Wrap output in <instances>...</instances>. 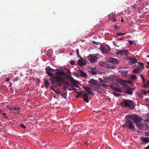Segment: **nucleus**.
Segmentation results:
<instances>
[{
	"instance_id": "9d476101",
	"label": "nucleus",
	"mask_w": 149,
	"mask_h": 149,
	"mask_svg": "<svg viewBox=\"0 0 149 149\" xmlns=\"http://www.w3.org/2000/svg\"><path fill=\"white\" fill-rule=\"evenodd\" d=\"M125 86L126 88V92L128 94L132 95L133 91V88H130L129 86V85L127 84H126Z\"/></svg>"
},
{
	"instance_id": "72a5a7b5",
	"label": "nucleus",
	"mask_w": 149,
	"mask_h": 149,
	"mask_svg": "<svg viewBox=\"0 0 149 149\" xmlns=\"http://www.w3.org/2000/svg\"><path fill=\"white\" fill-rule=\"evenodd\" d=\"M112 93L114 96L116 97H119L121 96V95L120 94L116 93Z\"/></svg>"
},
{
	"instance_id": "7c9ffc66",
	"label": "nucleus",
	"mask_w": 149,
	"mask_h": 149,
	"mask_svg": "<svg viewBox=\"0 0 149 149\" xmlns=\"http://www.w3.org/2000/svg\"><path fill=\"white\" fill-rule=\"evenodd\" d=\"M136 78V76L134 75H132L130 77V79L132 80L135 79Z\"/></svg>"
},
{
	"instance_id": "4468645a",
	"label": "nucleus",
	"mask_w": 149,
	"mask_h": 149,
	"mask_svg": "<svg viewBox=\"0 0 149 149\" xmlns=\"http://www.w3.org/2000/svg\"><path fill=\"white\" fill-rule=\"evenodd\" d=\"M78 72L79 76L83 77H87L88 76L86 73L81 70H79L78 71Z\"/></svg>"
},
{
	"instance_id": "aec40b11",
	"label": "nucleus",
	"mask_w": 149,
	"mask_h": 149,
	"mask_svg": "<svg viewBox=\"0 0 149 149\" xmlns=\"http://www.w3.org/2000/svg\"><path fill=\"white\" fill-rule=\"evenodd\" d=\"M79 94L80 95H83V98H88V95L84 91H81L79 93Z\"/></svg>"
},
{
	"instance_id": "58836bf2",
	"label": "nucleus",
	"mask_w": 149,
	"mask_h": 149,
	"mask_svg": "<svg viewBox=\"0 0 149 149\" xmlns=\"http://www.w3.org/2000/svg\"><path fill=\"white\" fill-rule=\"evenodd\" d=\"M142 90L143 91V94L144 95H147V93H148L149 94V90H148L147 91H144L143 90Z\"/></svg>"
},
{
	"instance_id": "e433bc0d",
	"label": "nucleus",
	"mask_w": 149,
	"mask_h": 149,
	"mask_svg": "<svg viewBox=\"0 0 149 149\" xmlns=\"http://www.w3.org/2000/svg\"><path fill=\"white\" fill-rule=\"evenodd\" d=\"M127 40L130 43V45H131L134 43V41H132L130 40Z\"/></svg>"
},
{
	"instance_id": "49530a36",
	"label": "nucleus",
	"mask_w": 149,
	"mask_h": 149,
	"mask_svg": "<svg viewBox=\"0 0 149 149\" xmlns=\"http://www.w3.org/2000/svg\"><path fill=\"white\" fill-rule=\"evenodd\" d=\"M114 27V28L115 29H118V26H115Z\"/></svg>"
},
{
	"instance_id": "ddd939ff",
	"label": "nucleus",
	"mask_w": 149,
	"mask_h": 149,
	"mask_svg": "<svg viewBox=\"0 0 149 149\" xmlns=\"http://www.w3.org/2000/svg\"><path fill=\"white\" fill-rule=\"evenodd\" d=\"M80 58V59L78 60V63L80 66H82L85 65L86 63V62L84 59L81 57V58Z\"/></svg>"
},
{
	"instance_id": "4c0bfd02",
	"label": "nucleus",
	"mask_w": 149,
	"mask_h": 149,
	"mask_svg": "<svg viewBox=\"0 0 149 149\" xmlns=\"http://www.w3.org/2000/svg\"><path fill=\"white\" fill-rule=\"evenodd\" d=\"M125 33H116V35H117L118 36H121V35H125Z\"/></svg>"
},
{
	"instance_id": "f704fd0d",
	"label": "nucleus",
	"mask_w": 149,
	"mask_h": 149,
	"mask_svg": "<svg viewBox=\"0 0 149 149\" xmlns=\"http://www.w3.org/2000/svg\"><path fill=\"white\" fill-rule=\"evenodd\" d=\"M76 52L77 55L78 57H79L80 58H81V56H80L79 54V50L78 49H76Z\"/></svg>"
},
{
	"instance_id": "9b49d317",
	"label": "nucleus",
	"mask_w": 149,
	"mask_h": 149,
	"mask_svg": "<svg viewBox=\"0 0 149 149\" xmlns=\"http://www.w3.org/2000/svg\"><path fill=\"white\" fill-rule=\"evenodd\" d=\"M108 62L116 64H118L120 62L118 60L112 57H109L108 59Z\"/></svg>"
},
{
	"instance_id": "cd10ccee",
	"label": "nucleus",
	"mask_w": 149,
	"mask_h": 149,
	"mask_svg": "<svg viewBox=\"0 0 149 149\" xmlns=\"http://www.w3.org/2000/svg\"><path fill=\"white\" fill-rule=\"evenodd\" d=\"M89 72L91 74L94 75L96 74L97 73V71L92 70H91Z\"/></svg>"
},
{
	"instance_id": "f03ea898",
	"label": "nucleus",
	"mask_w": 149,
	"mask_h": 149,
	"mask_svg": "<svg viewBox=\"0 0 149 149\" xmlns=\"http://www.w3.org/2000/svg\"><path fill=\"white\" fill-rule=\"evenodd\" d=\"M133 119L139 129H143L144 127H145V129L148 128L149 126L147 124H143L141 121L142 120L141 117L138 116L136 115L133 116Z\"/></svg>"
},
{
	"instance_id": "ea45409f",
	"label": "nucleus",
	"mask_w": 149,
	"mask_h": 149,
	"mask_svg": "<svg viewBox=\"0 0 149 149\" xmlns=\"http://www.w3.org/2000/svg\"><path fill=\"white\" fill-rule=\"evenodd\" d=\"M68 88L69 89V90H70H70H70V88H68V86H63V90H64V91H65V90L66 89V88Z\"/></svg>"
},
{
	"instance_id": "c756f323",
	"label": "nucleus",
	"mask_w": 149,
	"mask_h": 149,
	"mask_svg": "<svg viewBox=\"0 0 149 149\" xmlns=\"http://www.w3.org/2000/svg\"><path fill=\"white\" fill-rule=\"evenodd\" d=\"M126 117L128 118L127 120H130V119H133V116H132L131 115H128L126 116Z\"/></svg>"
},
{
	"instance_id": "473e14b6",
	"label": "nucleus",
	"mask_w": 149,
	"mask_h": 149,
	"mask_svg": "<svg viewBox=\"0 0 149 149\" xmlns=\"http://www.w3.org/2000/svg\"><path fill=\"white\" fill-rule=\"evenodd\" d=\"M47 69L48 70H49L50 71H51L55 72V71L58 70L57 69H56L55 70H54L53 69L49 67L48 68H47Z\"/></svg>"
},
{
	"instance_id": "603ef678",
	"label": "nucleus",
	"mask_w": 149,
	"mask_h": 149,
	"mask_svg": "<svg viewBox=\"0 0 149 149\" xmlns=\"http://www.w3.org/2000/svg\"><path fill=\"white\" fill-rule=\"evenodd\" d=\"M50 87H51V90H53V91H54V89L53 88V87L52 86H50Z\"/></svg>"
},
{
	"instance_id": "a19ab883",
	"label": "nucleus",
	"mask_w": 149,
	"mask_h": 149,
	"mask_svg": "<svg viewBox=\"0 0 149 149\" xmlns=\"http://www.w3.org/2000/svg\"><path fill=\"white\" fill-rule=\"evenodd\" d=\"M83 99L84 101H85L87 103L89 102V100L88 99V98H83Z\"/></svg>"
},
{
	"instance_id": "393cba45",
	"label": "nucleus",
	"mask_w": 149,
	"mask_h": 149,
	"mask_svg": "<svg viewBox=\"0 0 149 149\" xmlns=\"http://www.w3.org/2000/svg\"><path fill=\"white\" fill-rule=\"evenodd\" d=\"M44 81H45L44 83L45 86L46 88H47L48 86L49 85V82L48 81L46 80V79H44Z\"/></svg>"
},
{
	"instance_id": "39448f33",
	"label": "nucleus",
	"mask_w": 149,
	"mask_h": 149,
	"mask_svg": "<svg viewBox=\"0 0 149 149\" xmlns=\"http://www.w3.org/2000/svg\"><path fill=\"white\" fill-rule=\"evenodd\" d=\"M46 70V73L48 75L51 77V84L53 86L55 83V82L56 81V77L57 76V74H56V73L57 72H56L55 74V76H54L53 75V74L51 73L50 72V71L48 70L47 69Z\"/></svg>"
},
{
	"instance_id": "09e8293b",
	"label": "nucleus",
	"mask_w": 149,
	"mask_h": 149,
	"mask_svg": "<svg viewBox=\"0 0 149 149\" xmlns=\"http://www.w3.org/2000/svg\"><path fill=\"white\" fill-rule=\"evenodd\" d=\"M142 79V81H143V83H145V79L144 78H143V79Z\"/></svg>"
},
{
	"instance_id": "c85d7f7f",
	"label": "nucleus",
	"mask_w": 149,
	"mask_h": 149,
	"mask_svg": "<svg viewBox=\"0 0 149 149\" xmlns=\"http://www.w3.org/2000/svg\"><path fill=\"white\" fill-rule=\"evenodd\" d=\"M63 98L66 99L67 98V92L66 91L65 93H62L61 94Z\"/></svg>"
},
{
	"instance_id": "5fc2aeb1",
	"label": "nucleus",
	"mask_w": 149,
	"mask_h": 149,
	"mask_svg": "<svg viewBox=\"0 0 149 149\" xmlns=\"http://www.w3.org/2000/svg\"><path fill=\"white\" fill-rule=\"evenodd\" d=\"M71 87H72L73 90L74 91H76L77 90V89L76 88H74L73 86Z\"/></svg>"
},
{
	"instance_id": "79ce46f5",
	"label": "nucleus",
	"mask_w": 149,
	"mask_h": 149,
	"mask_svg": "<svg viewBox=\"0 0 149 149\" xmlns=\"http://www.w3.org/2000/svg\"><path fill=\"white\" fill-rule=\"evenodd\" d=\"M74 61L73 60H72L70 61V64L72 65H74Z\"/></svg>"
},
{
	"instance_id": "0e129e2a",
	"label": "nucleus",
	"mask_w": 149,
	"mask_h": 149,
	"mask_svg": "<svg viewBox=\"0 0 149 149\" xmlns=\"http://www.w3.org/2000/svg\"><path fill=\"white\" fill-rule=\"evenodd\" d=\"M121 22H124V20L123 19H121Z\"/></svg>"
},
{
	"instance_id": "b1692460",
	"label": "nucleus",
	"mask_w": 149,
	"mask_h": 149,
	"mask_svg": "<svg viewBox=\"0 0 149 149\" xmlns=\"http://www.w3.org/2000/svg\"><path fill=\"white\" fill-rule=\"evenodd\" d=\"M143 90H142L141 92H138L137 94L139 97L141 98H142L143 97Z\"/></svg>"
},
{
	"instance_id": "774afa93",
	"label": "nucleus",
	"mask_w": 149,
	"mask_h": 149,
	"mask_svg": "<svg viewBox=\"0 0 149 149\" xmlns=\"http://www.w3.org/2000/svg\"><path fill=\"white\" fill-rule=\"evenodd\" d=\"M146 57H148L149 58V55H148V56H146Z\"/></svg>"
},
{
	"instance_id": "3c124183",
	"label": "nucleus",
	"mask_w": 149,
	"mask_h": 149,
	"mask_svg": "<svg viewBox=\"0 0 149 149\" xmlns=\"http://www.w3.org/2000/svg\"><path fill=\"white\" fill-rule=\"evenodd\" d=\"M128 83L130 84H132V81H128Z\"/></svg>"
},
{
	"instance_id": "f3484780",
	"label": "nucleus",
	"mask_w": 149,
	"mask_h": 149,
	"mask_svg": "<svg viewBox=\"0 0 149 149\" xmlns=\"http://www.w3.org/2000/svg\"><path fill=\"white\" fill-rule=\"evenodd\" d=\"M141 140L143 143H149V137H142L141 138Z\"/></svg>"
},
{
	"instance_id": "f257e3e1",
	"label": "nucleus",
	"mask_w": 149,
	"mask_h": 149,
	"mask_svg": "<svg viewBox=\"0 0 149 149\" xmlns=\"http://www.w3.org/2000/svg\"><path fill=\"white\" fill-rule=\"evenodd\" d=\"M57 74L56 77V83L58 85L61 86L62 84L61 83H63L65 85L70 87L72 86L67 81L65 80V77L66 76L65 73L63 71H58L56 73Z\"/></svg>"
},
{
	"instance_id": "c9c22d12",
	"label": "nucleus",
	"mask_w": 149,
	"mask_h": 149,
	"mask_svg": "<svg viewBox=\"0 0 149 149\" xmlns=\"http://www.w3.org/2000/svg\"><path fill=\"white\" fill-rule=\"evenodd\" d=\"M139 63L140 64L139 65L140 68H141L142 69L144 68V64L143 63L139 62Z\"/></svg>"
},
{
	"instance_id": "20e7f679",
	"label": "nucleus",
	"mask_w": 149,
	"mask_h": 149,
	"mask_svg": "<svg viewBox=\"0 0 149 149\" xmlns=\"http://www.w3.org/2000/svg\"><path fill=\"white\" fill-rule=\"evenodd\" d=\"M123 101L124 103V106L125 107H128L130 109H134L135 106L133 102L130 100H125L123 99Z\"/></svg>"
},
{
	"instance_id": "6e6d98bb",
	"label": "nucleus",
	"mask_w": 149,
	"mask_h": 149,
	"mask_svg": "<svg viewBox=\"0 0 149 149\" xmlns=\"http://www.w3.org/2000/svg\"><path fill=\"white\" fill-rule=\"evenodd\" d=\"M140 77H141L142 79H143V78H144V77L143 76V75L142 74H141L140 75Z\"/></svg>"
},
{
	"instance_id": "338daca9",
	"label": "nucleus",
	"mask_w": 149,
	"mask_h": 149,
	"mask_svg": "<svg viewBox=\"0 0 149 149\" xmlns=\"http://www.w3.org/2000/svg\"><path fill=\"white\" fill-rule=\"evenodd\" d=\"M4 117H5V118H8V117H7V116H5Z\"/></svg>"
},
{
	"instance_id": "2f4dec72",
	"label": "nucleus",
	"mask_w": 149,
	"mask_h": 149,
	"mask_svg": "<svg viewBox=\"0 0 149 149\" xmlns=\"http://www.w3.org/2000/svg\"><path fill=\"white\" fill-rule=\"evenodd\" d=\"M115 90V92H122V91L121 89L118 88V86L116 87V88H115V89L114 90Z\"/></svg>"
},
{
	"instance_id": "bf43d9fd",
	"label": "nucleus",
	"mask_w": 149,
	"mask_h": 149,
	"mask_svg": "<svg viewBox=\"0 0 149 149\" xmlns=\"http://www.w3.org/2000/svg\"><path fill=\"white\" fill-rule=\"evenodd\" d=\"M145 149H149V145Z\"/></svg>"
},
{
	"instance_id": "864d4df0",
	"label": "nucleus",
	"mask_w": 149,
	"mask_h": 149,
	"mask_svg": "<svg viewBox=\"0 0 149 149\" xmlns=\"http://www.w3.org/2000/svg\"><path fill=\"white\" fill-rule=\"evenodd\" d=\"M10 79L9 78H6V81H9Z\"/></svg>"
},
{
	"instance_id": "412c9836",
	"label": "nucleus",
	"mask_w": 149,
	"mask_h": 149,
	"mask_svg": "<svg viewBox=\"0 0 149 149\" xmlns=\"http://www.w3.org/2000/svg\"><path fill=\"white\" fill-rule=\"evenodd\" d=\"M119 72L120 73V74L122 76H124L127 75V70H121L119 71Z\"/></svg>"
},
{
	"instance_id": "423d86ee",
	"label": "nucleus",
	"mask_w": 149,
	"mask_h": 149,
	"mask_svg": "<svg viewBox=\"0 0 149 149\" xmlns=\"http://www.w3.org/2000/svg\"><path fill=\"white\" fill-rule=\"evenodd\" d=\"M125 125L126 127L128 128L129 129L133 131L135 130V127L134 124L129 120H128L125 121Z\"/></svg>"
},
{
	"instance_id": "69168bd1",
	"label": "nucleus",
	"mask_w": 149,
	"mask_h": 149,
	"mask_svg": "<svg viewBox=\"0 0 149 149\" xmlns=\"http://www.w3.org/2000/svg\"><path fill=\"white\" fill-rule=\"evenodd\" d=\"M2 114H3V116L6 115V113H2Z\"/></svg>"
},
{
	"instance_id": "6e6552de",
	"label": "nucleus",
	"mask_w": 149,
	"mask_h": 149,
	"mask_svg": "<svg viewBox=\"0 0 149 149\" xmlns=\"http://www.w3.org/2000/svg\"><path fill=\"white\" fill-rule=\"evenodd\" d=\"M99 65L103 67H107L109 69H113L114 67L112 65H110L107 63L103 62L102 61H100L99 62Z\"/></svg>"
},
{
	"instance_id": "37998d69",
	"label": "nucleus",
	"mask_w": 149,
	"mask_h": 149,
	"mask_svg": "<svg viewBox=\"0 0 149 149\" xmlns=\"http://www.w3.org/2000/svg\"><path fill=\"white\" fill-rule=\"evenodd\" d=\"M20 125L21 127H23L24 129L26 128V127L23 124H21Z\"/></svg>"
},
{
	"instance_id": "680f3d73",
	"label": "nucleus",
	"mask_w": 149,
	"mask_h": 149,
	"mask_svg": "<svg viewBox=\"0 0 149 149\" xmlns=\"http://www.w3.org/2000/svg\"><path fill=\"white\" fill-rule=\"evenodd\" d=\"M125 125H125H123V127H124V128L126 127V126Z\"/></svg>"
},
{
	"instance_id": "e2e57ef3",
	"label": "nucleus",
	"mask_w": 149,
	"mask_h": 149,
	"mask_svg": "<svg viewBox=\"0 0 149 149\" xmlns=\"http://www.w3.org/2000/svg\"><path fill=\"white\" fill-rule=\"evenodd\" d=\"M123 39V38H121L120 39H118V40H120ZM117 40H118V39H117Z\"/></svg>"
},
{
	"instance_id": "de8ad7c7",
	"label": "nucleus",
	"mask_w": 149,
	"mask_h": 149,
	"mask_svg": "<svg viewBox=\"0 0 149 149\" xmlns=\"http://www.w3.org/2000/svg\"><path fill=\"white\" fill-rule=\"evenodd\" d=\"M146 63L148 64V65H147L146 67L147 68H149V61L147 62Z\"/></svg>"
},
{
	"instance_id": "0eeeda50",
	"label": "nucleus",
	"mask_w": 149,
	"mask_h": 149,
	"mask_svg": "<svg viewBox=\"0 0 149 149\" xmlns=\"http://www.w3.org/2000/svg\"><path fill=\"white\" fill-rule=\"evenodd\" d=\"M101 50L103 54H107L110 51V48L108 45H106L104 47H100Z\"/></svg>"
},
{
	"instance_id": "8fccbe9b",
	"label": "nucleus",
	"mask_w": 149,
	"mask_h": 149,
	"mask_svg": "<svg viewBox=\"0 0 149 149\" xmlns=\"http://www.w3.org/2000/svg\"><path fill=\"white\" fill-rule=\"evenodd\" d=\"M145 100L146 101L149 102V99L148 98H146Z\"/></svg>"
},
{
	"instance_id": "13d9d810",
	"label": "nucleus",
	"mask_w": 149,
	"mask_h": 149,
	"mask_svg": "<svg viewBox=\"0 0 149 149\" xmlns=\"http://www.w3.org/2000/svg\"><path fill=\"white\" fill-rule=\"evenodd\" d=\"M113 44L114 45L118 47L119 46H117L116 44L115 43V42H113Z\"/></svg>"
},
{
	"instance_id": "f8f14e48",
	"label": "nucleus",
	"mask_w": 149,
	"mask_h": 149,
	"mask_svg": "<svg viewBox=\"0 0 149 149\" xmlns=\"http://www.w3.org/2000/svg\"><path fill=\"white\" fill-rule=\"evenodd\" d=\"M128 52V50H120L116 54L118 55L126 56L127 55Z\"/></svg>"
},
{
	"instance_id": "6ab92c4d",
	"label": "nucleus",
	"mask_w": 149,
	"mask_h": 149,
	"mask_svg": "<svg viewBox=\"0 0 149 149\" xmlns=\"http://www.w3.org/2000/svg\"><path fill=\"white\" fill-rule=\"evenodd\" d=\"M117 86H118V84L116 82L113 83V84H110V87L114 90L116 88V87H117Z\"/></svg>"
},
{
	"instance_id": "c03bdc74",
	"label": "nucleus",
	"mask_w": 149,
	"mask_h": 149,
	"mask_svg": "<svg viewBox=\"0 0 149 149\" xmlns=\"http://www.w3.org/2000/svg\"><path fill=\"white\" fill-rule=\"evenodd\" d=\"M92 43L94 44H95V45H98V42H96V41H92Z\"/></svg>"
},
{
	"instance_id": "052dcab7",
	"label": "nucleus",
	"mask_w": 149,
	"mask_h": 149,
	"mask_svg": "<svg viewBox=\"0 0 149 149\" xmlns=\"http://www.w3.org/2000/svg\"><path fill=\"white\" fill-rule=\"evenodd\" d=\"M74 86L75 87H79V86L76 84H75V85H74Z\"/></svg>"
},
{
	"instance_id": "4d7b16f0",
	"label": "nucleus",
	"mask_w": 149,
	"mask_h": 149,
	"mask_svg": "<svg viewBox=\"0 0 149 149\" xmlns=\"http://www.w3.org/2000/svg\"><path fill=\"white\" fill-rule=\"evenodd\" d=\"M12 86V84L10 82V84L9 85V86L10 87Z\"/></svg>"
},
{
	"instance_id": "a18cd8bd",
	"label": "nucleus",
	"mask_w": 149,
	"mask_h": 149,
	"mask_svg": "<svg viewBox=\"0 0 149 149\" xmlns=\"http://www.w3.org/2000/svg\"><path fill=\"white\" fill-rule=\"evenodd\" d=\"M19 80V78L18 77H16V78H15L14 80H13V81L14 82H15L16 81H17V80Z\"/></svg>"
},
{
	"instance_id": "2eb2a0df",
	"label": "nucleus",
	"mask_w": 149,
	"mask_h": 149,
	"mask_svg": "<svg viewBox=\"0 0 149 149\" xmlns=\"http://www.w3.org/2000/svg\"><path fill=\"white\" fill-rule=\"evenodd\" d=\"M83 88L84 90H85L87 92V94H91L92 95H93V93L90 87L87 86L86 87L84 86Z\"/></svg>"
},
{
	"instance_id": "1a4fd4ad",
	"label": "nucleus",
	"mask_w": 149,
	"mask_h": 149,
	"mask_svg": "<svg viewBox=\"0 0 149 149\" xmlns=\"http://www.w3.org/2000/svg\"><path fill=\"white\" fill-rule=\"evenodd\" d=\"M126 59L129 61V63L130 65H132L137 62V59L135 58L128 56L126 57Z\"/></svg>"
},
{
	"instance_id": "bb28decb",
	"label": "nucleus",
	"mask_w": 149,
	"mask_h": 149,
	"mask_svg": "<svg viewBox=\"0 0 149 149\" xmlns=\"http://www.w3.org/2000/svg\"><path fill=\"white\" fill-rule=\"evenodd\" d=\"M140 71V69L136 68L134 69L133 70V73H139Z\"/></svg>"
},
{
	"instance_id": "7ed1b4c3",
	"label": "nucleus",
	"mask_w": 149,
	"mask_h": 149,
	"mask_svg": "<svg viewBox=\"0 0 149 149\" xmlns=\"http://www.w3.org/2000/svg\"><path fill=\"white\" fill-rule=\"evenodd\" d=\"M102 56L98 54H89L87 56L88 60L92 63H95L97 62L98 59Z\"/></svg>"
},
{
	"instance_id": "4be33fe9",
	"label": "nucleus",
	"mask_w": 149,
	"mask_h": 149,
	"mask_svg": "<svg viewBox=\"0 0 149 149\" xmlns=\"http://www.w3.org/2000/svg\"><path fill=\"white\" fill-rule=\"evenodd\" d=\"M70 80L71 81V84L73 85H75V84H78L77 81L71 77H70Z\"/></svg>"
},
{
	"instance_id": "dca6fc26",
	"label": "nucleus",
	"mask_w": 149,
	"mask_h": 149,
	"mask_svg": "<svg viewBox=\"0 0 149 149\" xmlns=\"http://www.w3.org/2000/svg\"><path fill=\"white\" fill-rule=\"evenodd\" d=\"M109 18L113 22H115L116 21V19L115 15L112 13L108 15Z\"/></svg>"
},
{
	"instance_id": "a211bd4d",
	"label": "nucleus",
	"mask_w": 149,
	"mask_h": 149,
	"mask_svg": "<svg viewBox=\"0 0 149 149\" xmlns=\"http://www.w3.org/2000/svg\"><path fill=\"white\" fill-rule=\"evenodd\" d=\"M89 84H93V85L96 86L97 85V81L93 79H91L88 81Z\"/></svg>"
},
{
	"instance_id": "a878e982",
	"label": "nucleus",
	"mask_w": 149,
	"mask_h": 149,
	"mask_svg": "<svg viewBox=\"0 0 149 149\" xmlns=\"http://www.w3.org/2000/svg\"><path fill=\"white\" fill-rule=\"evenodd\" d=\"M143 87L145 88L149 87V81L148 80L147 81L146 84H143Z\"/></svg>"
},
{
	"instance_id": "5701e85b",
	"label": "nucleus",
	"mask_w": 149,
	"mask_h": 149,
	"mask_svg": "<svg viewBox=\"0 0 149 149\" xmlns=\"http://www.w3.org/2000/svg\"><path fill=\"white\" fill-rule=\"evenodd\" d=\"M9 109H10L11 110H13L14 111H15L16 110H19L20 109V108L19 107H8Z\"/></svg>"
}]
</instances>
